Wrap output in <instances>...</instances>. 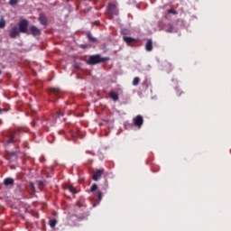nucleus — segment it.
<instances>
[{"label":"nucleus","mask_w":231,"mask_h":231,"mask_svg":"<svg viewBox=\"0 0 231 231\" xmlns=\"http://www.w3.org/2000/svg\"><path fill=\"white\" fill-rule=\"evenodd\" d=\"M140 84V78L135 77L133 80V86H138Z\"/></svg>","instance_id":"aec40b11"},{"label":"nucleus","mask_w":231,"mask_h":231,"mask_svg":"<svg viewBox=\"0 0 231 231\" xmlns=\"http://www.w3.org/2000/svg\"><path fill=\"white\" fill-rule=\"evenodd\" d=\"M48 93L49 95H54L56 98H60V88H49Z\"/></svg>","instance_id":"39448f33"},{"label":"nucleus","mask_w":231,"mask_h":231,"mask_svg":"<svg viewBox=\"0 0 231 231\" xmlns=\"http://www.w3.org/2000/svg\"><path fill=\"white\" fill-rule=\"evenodd\" d=\"M5 160L8 162H14V160H17V152H7L5 155Z\"/></svg>","instance_id":"1a4fd4ad"},{"label":"nucleus","mask_w":231,"mask_h":231,"mask_svg":"<svg viewBox=\"0 0 231 231\" xmlns=\"http://www.w3.org/2000/svg\"><path fill=\"white\" fill-rule=\"evenodd\" d=\"M87 37L89 42H97V38L93 37V34H91V32H88Z\"/></svg>","instance_id":"dca6fc26"},{"label":"nucleus","mask_w":231,"mask_h":231,"mask_svg":"<svg viewBox=\"0 0 231 231\" xmlns=\"http://www.w3.org/2000/svg\"><path fill=\"white\" fill-rule=\"evenodd\" d=\"M18 31L20 33H26V35H30V31L28 30V20H22L18 24Z\"/></svg>","instance_id":"7ed1b4c3"},{"label":"nucleus","mask_w":231,"mask_h":231,"mask_svg":"<svg viewBox=\"0 0 231 231\" xmlns=\"http://www.w3.org/2000/svg\"><path fill=\"white\" fill-rule=\"evenodd\" d=\"M57 225V220L56 219H51L50 221V226L51 228H55V226Z\"/></svg>","instance_id":"412c9836"},{"label":"nucleus","mask_w":231,"mask_h":231,"mask_svg":"<svg viewBox=\"0 0 231 231\" xmlns=\"http://www.w3.org/2000/svg\"><path fill=\"white\" fill-rule=\"evenodd\" d=\"M56 116H58V118H60V117L64 116V113H62V112H56Z\"/></svg>","instance_id":"b1692460"},{"label":"nucleus","mask_w":231,"mask_h":231,"mask_svg":"<svg viewBox=\"0 0 231 231\" xmlns=\"http://www.w3.org/2000/svg\"><path fill=\"white\" fill-rule=\"evenodd\" d=\"M107 12L111 15H118V8L116 7V4H109L107 7Z\"/></svg>","instance_id":"20e7f679"},{"label":"nucleus","mask_w":231,"mask_h":231,"mask_svg":"<svg viewBox=\"0 0 231 231\" xmlns=\"http://www.w3.org/2000/svg\"><path fill=\"white\" fill-rule=\"evenodd\" d=\"M20 31L17 26H14L10 31H9V37L11 39H16L17 36H19Z\"/></svg>","instance_id":"423d86ee"},{"label":"nucleus","mask_w":231,"mask_h":231,"mask_svg":"<svg viewBox=\"0 0 231 231\" xmlns=\"http://www.w3.org/2000/svg\"><path fill=\"white\" fill-rule=\"evenodd\" d=\"M3 183L5 187H14L15 180L12 177H7L4 180Z\"/></svg>","instance_id":"9b49d317"},{"label":"nucleus","mask_w":231,"mask_h":231,"mask_svg":"<svg viewBox=\"0 0 231 231\" xmlns=\"http://www.w3.org/2000/svg\"><path fill=\"white\" fill-rule=\"evenodd\" d=\"M59 134H64V130H60V131H59Z\"/></svg>","instance_id":"7c9ffc66"},{"label":"nucleus","mask_w":231,"mask_h":231,"mask_svg":"<svg viewBox=\"0 0 231 231\" xmlns=\"http://www.w3.org/2000/svg\"><path fill=\"white\" fill-rule=\"evenodd\" d=\"M67 189L69 190V192H71V194H77V189L73 186H68Z\"/></svg>","instance_id":"a211bd4d"},{"label":"nucleus","mask_w":231,"mask_h":231,"mask_svg":"<svg viewBox=\"0 0 231 231\" xmlns=\"http://www.w3.org/2000/svg\"><path fill=\"white\" fill-rule=\"evenodd\" d=\"M6 26V20H5V18H1L0 19V29L3 30V28H5Z\"/></svg>","instance_id":"f3484780"},{"label":"nucleus","mask_w":231,"mask_h":231,"mask_svg":"<svg viewBox=\"0 0 231 231\" xmlns=\"http://www.w3.org/2000/svg\"><path fill=\"white\" fill-rule=\"evenodd\" d=\"M121 33H122V35H125V33H127V30L126 29H123L121 31Z\"/></svg>","instance_id":"bb28decb"},{"label":"nucleus","mask_w":231,"mask_h":231,"mask_svg":"<svg viewBox=\"0 0 231 231\" xmlns=\"http://www.w3.org/2000/svg\"><path fill=\"white\" fill-rule=\"evenodd\" d=\"M29 33L30 35H32L33 37H37V35H41V29L37 28L35 25H32L29 28Z\"/></svg>","instance_id":"0eeeda50"},{"label":"nucleus","mask_w":231,"mask_h":231,"mask_svg":"<svg viewBox=\"0 0 231 231\" xmlns=\"http://www.w3.org/2000/svg\"><path fill=\"white\" fill-rule=\"evenodd\" d=\"M168 26H169V28H167V29L165 30V32H166L167 33H172V32L174 31V27L172 26V24H169Z\"/></svg>","instance_id":"6ab92c4d"},{"label":"nucleus","mask_w":231,"mask_h":231,"mask_svg":"<svg viewBox=\"0 0 231 231\" xmlns=\"http://www.w3.org/2000/svg\"><path fill=\"white\" fill-rule=\"evenodd\" d=\"M102 174H104V170H97L92 176V180L98 181L102 178Z\"/></svg>","instance_id":"9d476101"},{"label":"nucleus","mask_w":231,"mask_h":231,"mask_svg":"<svg viewBox=\"0 0 231 231\" xmlns=\"http://www.w3.org/2000/svg\"><path fill=\"white\" fill-rule=\"evenodd\" d=\"M39 21L43 26H46V24H48V19H46V16L44 15H40Z\"/></svg>","instance_id":"4468645a"},{"label":"nucleus","mask_w":231,"mask_h":231,"mask_svg":"<svg viewBox=\"0 0 231 231\" xmlns=\"http://www.w3.org/2000/svg\"><path fill=\"white\" fill-rule=\"evenodd\" d=\"M32 190H35V188L33 187V183L31 182Z\"/></svg>","instance_id":"c756f323"},{"label":"nucleus","mask_w":231,"mask_h":231,"mask_svg":"<svg viewBox=\"0 0 231 231\" xmlns=\"http://www.w3.org/2000/svg\"><path fill=\"white\" fill-rule=\"evenodd\" d=\"M168 14H176V11L173 9H168Z\"/></svg>","instance_id":"a878e982"},{"label":"nucleus","mask_w":231,"mask_h":231,"mask_svg":"<svg viewBox=\"0 0 231 231\" xmlns=\"http://www.w3.org/2000/svg\"><path fill=\"white\" fill-rule=\"evenodd\" d=\"M97 196H98V199H102V192L101 191H98Z\"/></svg>","instance_id":"cd10ccee"},{"label":"nucleus","mask_w":231,"mask_h":231,"mask_svg":"<svg viewBox=\"0 0 231 231\" xmlns=\"http://www.w3.org/2000/svg\"><path fill=\"white\" fill-rule=\"evenodd\" d=\"M109 58H102L100 54H96L89 56L88 60H87V64L89 66H95V64H100L101 62H107Z\"/></svg>","instance_id":"f257e3e1"},{"label":"nucleus","mask_w":231,"mask_h":231,"mask_svg":"<svg viewBox=\"0 0 231 231\" xmlns=\"http://www.w3.org/2000/svg\"><path fill=\"white\" fill-rule=\"evenodd\" d=\"M86 152L87 154H92L93 156H95V153H93V152L87 151Z\"/></svg>","instance_id":"c85d7f7f"},{"label":"nucleus","mask_w":231,"mask_h":231,"mask_svg":"<svg viewBox=\"0 0 231 231\" xmlns=\"http://www.w3.org/2000/svg\"><path fill=\"white\" fill-rule=\"evenodd\" d=\"M15 142H19V139L15 137V132H8L4 140L5 147H8L10 143H15Z\"/></svg>","instance_id":"f03ea898"},{"label":"nucleus","mask_w":231,"mask_h":231,"mask_svg":"<svg viewBox=\"0 0 231 231\" xmlns=\"http://www.w3.org/2000/svg\"><path fill=\"white\" fill-rule=\"evenodd\" d=\"M123 41H125L126 44H131V42H134L135 40L134 38H132V37L124 36Z\"/></svg>","instance_id":"2eb2a0df"},{"label":"nucleus","mask_w":231,"mask_h":231,"mask_svg":"<svg viewBox=\"0 0 231 231\" xmlns=\"http://www.w3.org/2000/svg\"><path fill=\"white\" fill-rule=\"evenodd\" d=\"M134 125L139 128L142 127V125H143V117L142 116H137L136 117H134Z\"/></svg>","instance_id":"6e6552de"},{"label":"nucleus","mask_w":231,"mask_h":231,"mask_svg":"<svg viewBox=\"0 0 231 231\" xmlns=\"http://www.w3.org/2000/svg\"><path fill=\"white\" fill-rule=\"evenodd\" d=\"M76 68L79 69L80 67H79V66H76Z\"/></svg>","instance_id":"2f4dec72"},{"label":"nucleus","mask_w":231,"mask_h":231,"mask_svg":"<svg viewBox=\"0 0 231 231\" xmlns=\"http://www.w3.org/2000/svg\"><path fill=\"white\" fill-rule=\"evenodd\" d=\"M19 3V0H9V5L11 6H14V5H17Z\"/></svg>","instance_id":"5701e85b"},{"label":"nucleus","mask_w":231,"mask_h":231,"mask_svg":"<svg viewBox=\"0 0 231 231\" xmlns=\"http://www.w3.org/2000/svg\"><path fill=\"white\" fill-rule=\"evenodd\" d=\"M146 51H152V40H148L145 44Z\"/></svg>","instance_id":"ddd939ff"},{"label":"nucleus","mask_w":231,"mask_h":231,"mask_svg":"<svg viewBox=\"0 0 231 231\" xmlns=\"http://www.w3.org/2000/svg\"><path fill=\"white\" fill-rule=\"evenodd\" d=\"M6 111H8V109H6V108H0V115H3V113H6Z\"/></svg>","instance_id":"393cba45"},{"label":"nucleus","mask_w":231,"mask_h":231,"mask_svg":"<svg viewBox=\"0 0 231 231\" xmlns=\"http://www.w3.org/2000/svg\"><path fill=\"white\" fill-rule=\"evenodd\" d=\"M108 95H109L110 98H112V100H114V102H116L119 98L118 94L113 90H111Z\"/></svg>","instance_id":"f8f14e48"},{"label":"nucleus","mask_w":231,"mask_h":231,"mask_svg":"<svg viewBox=\"0 0 231 231\" xmlns=\"http://www.w3.org/2000/svg\"><path fill=\"white\" fill-rule=\"evenodd\" d=\"M97 189H98V186L97 184H93L90 187V192H95V190H97Z\"/></svg>","instance_id":"4be33fe9"}]
</instances>
